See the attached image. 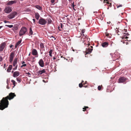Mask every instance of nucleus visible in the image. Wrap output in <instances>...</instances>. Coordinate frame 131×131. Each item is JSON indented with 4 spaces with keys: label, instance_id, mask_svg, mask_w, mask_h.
I'll return each mask as SVG.
<instances>
[{
    "label": "nucleus",
    "instance_id": "de8ad7c7",
    "mask_svg": "<svg viewBox=\"0 0 131 131\" xmlns=\"http://www.w3.org/2000/svg\"><path fill=\"white\" fill-rule=\"evenodd\" d=\"M55 0H51V2L52 3H53L54 2Z\"/></svg>",
    "mask_w": 131,
    "mask_h": 131
},
{
    "label": "nucleus",
    "instance_id": "864d4df0",
    "mask_svg": "<svg viewBox=\"0 0 131 131\" xmlns=\"http://www.w3.org/2000/svg\"><path fill=\"white\" fill-rule=\"evenodd\" d=\"M13 47V45H10V48H12Z\"/></svg>",
    "mask_w": 131,
    "mask_h": 131
},
{
    "label": "nucleus",
    "instance_id": "bb28decb",
    "mask_svg": "<svg viewBox=\"0 0 131 131\" xmlns=\"http://www.w3.org/2000/svg\"><path fill=\"white\" fill-rule=\"evenodd\" d=\"M52 50H50V51L49 52V55L51 57L52 56Z\"/></svg>",
    "mask_w": 131,
    "mask_h": 131
},
{
    "label": "nucleus",
    "instance_id": "7c9ffc66",
    "mask_svg": "<svg viewBox=\"0 0 131 131\" xmlns=\"http://www.w3.org/2000/svg\"><path fill=\"white\" fill-rule=\"evenodd\" d=\"M106 3L108 4V6H110V7L112 6L111 4V3H109V2H107Z\"/></svg>",
    "mask_w": 131,
    "mask_h": 131
},
{
    "label": "nucleus",
    "instance_id": "c03bdc74",
    "mask_svg": "<svg viewBox=\"0 0 131 131\" xmlns=\"http://www.w3.org/2000/svg\"><path fill=\"white\" fill-rule=\"evenodd\" d=\"M26 74L28 75L29 77H30V75H31V74L29 72H28Z\"/></svg>",
    "mask_w": 131,
    "mask_h": 131
},
{
    "label": "nucleus",
    "instance_id": "aec40b11",
    "mask_svg": "<svg viewBox=\"0 0 131 131\" xmlns=\"http://www.w3.org/2000/svg\"><path fill=\"white\" fill-rule=\"evenodd\" d=\"M60 26V27L59 26L58 27V28L60 31H62L63 29V25L61 23Z\"/></svg>",
    "mask_w": 131,
    "mask_h": 131
},
{
    "label": "nucleus",
    "instance_id": "ddd939ff",
    "mask_svg": "<svg viewBox=\"0 0 131 131\" xmlns=\"http://www.w3.org/2000/svg\"><path fill=\"white\" fill-rule=\"evenodd\" d=\"M19 74V71H16L13 74V76L14 77H16L18 76Z\"/></svg>",
    "mask_w": 131,
    "mask_h": 131
},
{
    "label": "nucleus",
    "instance_id": "6e6552de",
    "mask_svg": "<svg viewBox=\"0 0 131 131\" xmlns=\"http://www.w3.org/2000/svg\"><path fill=\"white\" fill-rule=\"evenodd\" d=\"M14 53L12 52L11 53L9 57V61L10 63H12L13 61V59L14 57Z\"/></svg>",
    "mask_w": 131,
    "mask_h": 131
},
{
    "label": "nucleus",
    "instance_id": "f3484780",
    "mask_svg": "<svg viewBox=\"0 0 131 131\" xmlns=\"http://www.w3.org/2000/svg\"><path fill=\"white\" fill-rule=\"evenodd\" d=\"M16 1H9L7 3V4L8 5H11L14 4V3H16Z\"/></svg>",
    "mask_w": 131,
    "mask_h": 131
},
{
    "label": "nucleus",
    "instance_id": "338daca9",
    "mask_svg": "<svg viewBox=\"0 0 131 131\" xmlns=\"http://www.w3.org/2000/svg\"><path fill=\"white\" fill-rule=\"evenodd\" d=\"M43 81L44 82H45V81L44 80H43Z\"/></svg>",
    "mask_w": 131,
    "mask_h": 131
},
{
    "label": "nucleus",
    "instance_id": "58836bf2",
    "mask_svg": "<svg viewBox=\"0 0 131 131\" xmlns=\"http://www.w3.org/2000/svg\"><path fill=\"white\" fill-rule=\"evenodd\" d=\"M27 65L26 64H23L22 66H21V68H22L23 67H25V66H26Z\"/></svg>",
    "mask_w": 131,
    "mask_h": 131
},
{
    "label": "nucleus",
    "instance_id": "4d7b16f0",
    "mask_svg": "<svg viewBox=\"0 0 131 131\" xmlns=\"http://www.w3.org/2000/svg\"><path fill=\"white\" fill-rule=\"evenodd\" d=\"M85 108H86V109L88 108H89V107L87 106H85Z\"/></svg>",
    "mask_w": 131,
    "mask_h": 131
},
{
    "label": "nucleus",
    "instance_id": "79ce46f5",
    "mask_svg": "<svg viewBox=\"0 0 131 131\" xmlns=\"http://www.w3.org/2000/svg\"><path fill=\"white\" fill-rule=\"evenodd\" d=\"M3 58L1 56H0V61H1L3 60Z\"/></svg>",
    "mask_w": 131,
    "mask_h": 131
},
{
    "label": "nucleus",
    "instance_id": "603ef678",
    "mask_svg": "<svg viewBox=\"0 0 131 131\" xmlns=\"http://www.w3.org/2000/svg\"><path fill=\"white\" fill-rule=\"evenodd\" d=\"M7 88L8 89H9V86H8V85H7Z\"/></svg>",
    "mask_w": 131,
    "mask_h": 131
},
{
    "label": "nucleus",
    "instance_id": "e433bc0d",
    "mask_svg": "<svg viewBox=\"0 0 131 131\" xmlns=\"http://www.w3.org/2000/svg\"><path fill=\"white\" fill-rule=\"evenodd\" d=\"M98 89L99 90H100L101 89V87L100 86H98Z\"/></svg>",
    "mask_w": 131,
    "mask_h": 131
},
{
    "label": "nucleus",
    "instance_id": "3c124183",
    "mask_svg": "<svg viewBox=\"0 0 131 131\" xmlns=\"http://www.w3.org/2000/svg\"><path fill=\"white\" fill-rule=\"evenodd\" d=\"M18 46V45H17L16 44L15 45V48H16Z\"/></svg>",
    "mask_w": 131,
    "mask_h": 131
},
{
    "label": "nucleus",
    "instance_id": "680f3d73",
    "mask_svg": "<svg viewBox=\"0 0 131 131\" xmlns=\"http://www.w3.org/2000/svg\"><path fill=\"white\" fill-rule=\"evenodd\" d=\"M3 27L2 26H0V29Z\"/></svg>",
    "mask_w": 131,
    "mask_h": 131
},
{
    "label": "nucleus",
    "instance_id": "39448f33",
    "mask_svg": "<svg viewBox=\"0 0 131 131\" xmlns=\"http://www.w3.org/2000/svg\"><path fill=\"white\" fill-rule=\"evenodd\" d=\"M126 80V79L124 77H120L118 80V83H124Z\"/></svg>",
    "mask_w": 131,
    "mask_h": 131
},
{
    "label": "nucleus",
    "instance_id": "f8f14e48",
    "mask_svg": "<svg viewBox=\"0 0 131 131\" xmlns=\"http://www.w3.org/2000/svg\"><path fill=\"white\" fill-rule=\"evenodd\" d=\"M93 50L92 49H90L89 48L86 49V52H85V54H90L92 52V50Z\"/></svg>",
    "mask_w": 131,
    "mask_h": 131
},
{
    "label": "nucleus",
    "instance_id": "a19ab883",
    "mask_svg": "<svg viewBox=\"0 0 131 131\" xmlns=\"http://www.w3.org/2000/svg\"><path fill=\"white\" fill-rule=\"evenodd\" d=\"M116 32L117 33V34L118 35H119V34H118V32H119V31L117 29L116 30Z\"/></svg>",
    "mask_w": 131,
    "mask_h": 131
},
{
    "label": "nucleus",
    "instance_id": "7ed1b4c3",
    "mask_svg": "<svg viewBox=\"0 0 131 131\" xmlns=\"http://www.w3.org/2000/svg\"><path fill=\"white\" fill-rule=\"evenodd\" d=\"M47 23V21L45 19L42 18H40L38 21V23L42 25H45Z\"/></svg>",
    "mask_w": 131,
    "mask_h": 131
},
{
    "label": "nucleus",
    "instance_id": "9b49d317",
    "mask_svg": "<svg viewBox=\"0 0 131 131\" xmlns=\"http://www.w3.org/2000/svg\"><path fill=\"white\" fill-rule=\"evenodd\" d=\"M46 71L44 69L38 71L37 73H38V75H41L43 73H44Z\"/></svg>",
    "mask_w": 131,
    "mask_h": 131
},
{
    "label": "nucleus",
    "instance_id": "412c9836",
    "mask_svg": "<svg viewBox=\"0 0 131 131\" xmlns=\"http://www.w3.org/2000/svg\"><path fill=\"white\" fill-rule=\"evenodd\" d=\"M40 48H41V49H42V50H45V49H44L45 47H44L43 44V43H41L40 44Z\"/></svg>",
    "mask_w": 131,
    "mask_h": 131
},
{
    "label": "nucleus",
    "instance_id": "a211bd4d",
    "mask_svg": "<svg viewBox=\"0 0 131 131\" xmlns=\"http://www.w3.org/2000/svg\"><path fill=\"white\" fill-rule=\"evenodd\" d=\"M12 65H9L7 71V72H10L11 70H12Z\"/></svg>",
    "mask_w": 131,
    "mask_h": 131
},
{
    "label": "nucleus",
    "instance_id": "bf43d9fd",
    "mask_svg": "<svg viewBox=\"0 0 131 131\" xmlns=\"http://www.w3.org/2000/svg\"><path fill=\"white\" fill-rule=\"evenodd\" d=\"M25 63V62L24 61H23V62H22V64H24V63Z\"/></svg>",
    "mask_w": 131,
    "mask_h": 131
},
{
    "label": "nucleus",
    "instance_id": "393cba45",
    "mask_svg": "<svg viewBox=\"0 0 131 131\" xmlns=\"http://www.w3.org/2000/svg\"><path fill=\"white\" fill-rule=\"evenodd\" d=\"M18 29V27L17 26H14V27H13L12 28L13 30L14 31L17 30Z\"/></svg>",
    "mask_w": 131,
    "mask_h": 131
},
{
    "label": "nucleus",
    "instance_id": "4c0bfd02",
    "mask_svg": "<svg viewBox=\"0 0 131 131\" xmlns=\"http://www.w3.org/2000/svg\"><path fill=\"white\" fill-rule=\"evenodd\" d=\"M85 32V30H84L83 29L81 31V35L82 36V34H84V32Z\"/></svg>",
    "mask_w": 131,
    "mask_h": 131
},
{
    "label": "nucleus",
    "instance_id": "2eb2a0df",
    "mask_svg": "<svg viewBox=\"0 0 131 131\" xmlns=\"http://www.w3.org/2000/svg\"><path fill=\"white\" fill-rule=\"evenodd\" d=\"M124 35L123 36V37H121L122 39H127L128 38V37L127 36L129 35L128 33H124Z\"/></svg>",
    "mask_w": 131,
    "mask_h": 131
},
{
    "label": "nucleus",
    "instance_id": "b1692460",
    "mask_svg": "<svg viewBox=\"0 0 131 131\" xmlns=\"http://www.w3.org/2000/svg\"><path fill=\"white\" fill-rule=\"evenodd\" d=\"M33 32L32 31L31 28V27H30L29 28V34L30 35H32L33 34Z\"/></svg>",
    "mask_w": 131,
    "mask_h": 131
},
{
    "label": "nucleus",
    "instance_id": "f704fd0d",
    "mask_svg": "<svg viewBox=\"0 0 131 131\" xmlns=\"http://www.w3.org/2000/svg\"><path fill=\"white\" fill-rule=\"evenodd\" d=\"M72 4V5L71 6H72L73 7V8H74V6H75L76 5H74V2H73V3L71 2V3Z\"/></svg>",
    "mask_w": 131,
    "mask_h": 131
},
{
    "label": "nucleus",
    "instance_id": "2f4dec72",
    "mask_svg": "<svg viewBox=\"0 0 131 131\" xmlns=\"http://www.w3.org/2000/svg\"><path fill=\"white\" fill-rule=\"evenodd\" d=\"M21 39L19 41L17 42V43H16V44L18 46L20 44V43L21 42Z\"/></svg>",
    "mask_w": 131,
    "mask_h": 131
},
{
    "label": "nucleus",
    "instance_id": "20e7f679",
    "mask_svg": "<svg viewBox=\"0 0 131 131\" xmlns=\"http://www.w3.org/2000/svg\"><path fill=\"white\" fill-rule=\"evenodd\" d=\"M17 13L16 12H14L13 13H12L8 15L7 16V17L8 18L10 19H12L15 17V16L17 14Z\"/></svg>",
    "mask_w": 131,
    "mask_h": 131
},
{
    "label": "nucleus",
    "instance_id": "cd10ccee",
    "mask_svg": "<svg viewBox=\"0 0 131 131\" xmlns=\"http://www.w3.org/2000/svg\"><path fill=\"white\" fill-rule=\"evenodd\" d=\"M11 82L13 83V84L14 85V86H15V84L16 83H16L15 82V81L14 80H11Z\"/></svg>",
    "mask_w": 131,
    "mask_h": 131
},
{
    "label": "nucleus",
    "instance_id": "423d86ee",
    "mask_svg": "<svg viewBox=\"0 0 131 131\" xmlns=\"http://www.w3.org/2000/svg\"><path fill=\"white\" fill-rule=\"evenodd\" d=\"M32 54L33 55L35 56V57H37L38 54L37 50L35 49H33L32 50Z\"/></svg>",
    "mask_w": 131,
    "mask_h": 131
},
{
    "label": "nucleus",
    "instance_id": "a878e982",
    "mask_svg": "<svg viewBox=\"0 0 131 131\" xmlns=\"http://www.w3.org/2000/svg\"><path fill=\"white\" fill-rule=\"evenodd\" d=\"M16 79L18 82L20 83L21 82V79L20 77H18Z\"/></svg>",
    "mask_w": 131,
    "mask_h": 131
},
{
    "label": "nucleus",
    "instance_id": "69168bd1",
    "mask_svg": "<svg viewBox=\"0 0 131 131\" xmlns=\"http://www.w3.org/2000/svg\"><path fill=\"white\" fill-rule=\"evenodd\" d=\"M63 56H61V58H63Z\"/></svg>",
    "mask_w": 131,
    "mask_h": 131
},
{
    "label": "nucleus",
    "instance_id": "4468645a",
    "mask_svg": "<svg viewBox=\"0 0 131 131\" xmlns=\"http://www.w3.org/2000/svg\"><path fill=\"white\" fill-rule=\"evenodd\" d=\"M108 45V42H105L102 43L101 44L102 46L103 47H107Z\"/></svg>",
    "mask_w": 131,
    "mask_h": 131
},
{
    "label": "nucleus",
    "instance_id": "13d9d810",
    "mask_svg": "<svg viewBox=\"0 0 131 131\" xmlns=\"http://www.w3.org/2000/svg\"><path fill=\"white\" fill-rule=\"evenodd\" d=\"M83 86L84 87H85V88H86L87 87V85H86V86H85V85H84V86H83Z\"/></svg>",
    "mask_w": 131,
    "mask_h": 131
},
{
    "label": "nucleus",
    "instance_id": "49530a36",
    "mask_svg": "<svg viewBox=\"0 0 131 131\" xmlns=\"http://www.w3.org/2000/svg\"><path fill=\"white\" fill-rule=\"evenodd\" d=\"M17 65H16V66H15V68L13 69V70H15L17 69Z\"/></svg>",
    "mask_w": 131,
    "mask_h": 131
},
{
    "label": "nucleus",
    "instance_id": "37998d69",
    "mask_svg": "<svg viewBox=\"0 0 131 131\" xmlns=\"http://www.w3.org/2000/svg\"><path fill=\"white\" fill-rule=\"evenodd\" d=\"M83 111H85L86 110V109L85 107V106L83 108Z\"/></svg>",
    "mask_w": 131,
    "mask_h": 131
},
{
    "label": "nucleus",
    "instance_id": "473e14b6",
    "mask_svg": "<svg viewBox=\"0 0 131 131\" xmlns=\"http://www.w3.org/2000/svg\"><path fill=\"white\" fill-rule=\"evenodd\" d=\"M82 37L83 38V39L85 38H86V35H84V34H82Z\"/></svg>",
    "mask_w": 131,
    "mask_h": 131
},
{
    "label": "nucleus",
    "instance_id": "4be33fe9",
    "mask_svg": "<svg viewBox=\"0 0 131 131\" xmlns=\"http://www.w3.org/2000/svg\"><path fill=\"white\" fill-rule=\"evenodd\" d=\"M83 82H84L83 81H82V82L81 83H80L79 84V86L80 88H82V87L83 86V85L85 84V83H86V81L85 82V83H84L83 84L82 83H83Z\"/></svg>",
    "mask_w": 131,
    "mask_h": 131
},
{
    "label": "nucleus",
    "instance_id": "1a4fd4ad",
    "mask_svg": "<svg viewBox=\"0 0 131 131\" xmlns=\"http://www.w3.org/2000/svg\"><path fill=\"white\" fill-rule=\"evenodd\" d=\"M38 63L39 66L41 67L44 66V63L43 60L42 59H41L39 60Z\"/></svg>",
    "mask_w": 131,
    "mask_h": 131
},
{
    "label": "nucleus",
    "instance_id": "a18cd8bd",
    "mask_svg": "<svg viewBox=\"0 0 131 131\" xmlns=\"http://www.w3.org/2000/svg\"><path fill=\"white\" fill-rule=\"evenodd\" d=\"M17 65H16V66H15V68L13 69V70H15L17 69Z\"/></svg>",
    "mask_w": 131,
    "mask_h": 131
},
{
    "label": "nucleus",
    "instance_id": "c85d7f7f",
    "mask_svg": "<svg viewBox=\"0 0 131 131\" xmlns=\"http://www.w3.org/2000/svg\"><path fill=\"white\" fill-rule=\"evenodd\" d=\"M127 40L125 41L124 42H123V43H126V45H127L128 44V42L129 41V42H131V40H129V41H126V42Z\"/></svg>",
    "mask_w": 131,
    "mask_h": 131
},
{
    "label": "nucleus",
    "instance_id": "9d476101",
    "mask_svg": "<svg viewBox=\"0 0 131 131\" xmlns=\"http://www.w3.org/2000/svg\"><path fill=\"white\" fill-rule=\"evenodd\" d=\"M6 44L5 42H3L0 45V50L1 51H2L4 49Z\"/></svg>",
    "mask_w": 131,
    "mask_h": 131
},
{
    "label": "nucleus",
    "instance_id": "c756f323",
    "mask_svg": "<svg viewBox=\"0 0 131 131\" xmlns=\"http://www.w3.org/2000/svg\"><path fill=\"white\" fill-rule=\"evenodd\" d=\"M47 21L48 24H50L51 23L52 20L50 19H47Z\"/></svg>",
    "mask_w": 131,
    "mask_h": 131
},
{
    "label": "nucleus",
    "instance_id": "f257e3e1",
    "mask_svg": "<svg viewBox=\"0 0 131 131\" xmlns=\"http://www.w3.org/2000/svg\"><path fill=\"white\" fill-rule=\"evenodd\" d=\"M16 96V95L14 93L11 92L9 94L8 96L3 98L0 102V110H2L7 108L9 104L8 100H10Z\"/></svg>",
    "mask_w": 131,
    "mask_h": 131
},
{
    "label": "nucleus",
    "instance_id": "6e6d98bb",
    "mask_svg": "<svg viewBox=\"0 0 131 131\" xmlns=\"http://www.w3.org/2000/svg\"><path fill=\"white\" fill-rule=\"evenodd\" d=\"M56 59V58L55 57H53V60H54Z\"/></svg>",
    "mask_w": 131,
    "mask_h": 131
},
{
    "label": "nucleus",
    "instance_id": "e2e57ef3",
    "mask_svg": "<svg viewBox=\"0 0 131 131\" xmlns=\"http://www.w3.org/2000/svg\"><path fill=\"white\" fill-rule=\"evenodd\" d=\"M73 9L74 10V11H75L76 10V9L74 8H74H73Z\"/></svg>",
    "mask_w": 131,
    "mask_h": 131
},
{
    "label": "nucleus",
    "instance_id": "72a5a7b5",
    "mask_svg": "<svg viewBox=\"0 0 131 131\" xmlns=\"http://www.w3.org/2000/svg\"><path fill=\"white\" fill-rule=\"evenodd\" d=\"M116 6H117V8H118L119 7H122V4L119 5L117 4L116 5Z\"/></svg>",
    "mask_w": 131,
    "mask_h": 131
},
{
    "label": "nucleus",
    "instance_id": "ea45409f",
    "mask_svg": "<svg viewBox=\"0 0 131 131\" xmlns=\"http://www.w3.org/2000/svg\"><path fill=\"white\" fill-rule=\"evenodd\" d=\"M106 35L108 37H110V36H109V34L107 33H105Z\"/></svg>",
    "mask_w": 131,
    "mask_h": 131
},
{
    "label": "nucleus",
    "instance_id": "c9c22d12",
    "mask_svg": "<svg viewBox=\"0 0 131 131\" xmlns=\"http://www.w3.org/2000/svg\"><path fill=\"white\" fill-rule=\"evenodd\" d=\"M6 26L9 28H12L13 27V25H7Z\"/></svg>",
    "mask_w": 131,
    "mask_h": 131
},
{
    "label": "nucleus",
    "instance_id": "052dcab7",
    "mask_svg": "<svg viewBox=\"0 0 131 131\" xmlns=\"http://www.w3.org/2000/svg\"><path fill=\"white\" fill-rule=\"evenodd\" d=\"M2 10V9L0 7V12Z\"/></svg>",
    "mask_w": 131,
    "mask_h": 131
},
{
    "label": "nucleus",
    "instance_id": "6ab92c4d",
    "mask_svg": "<svg viewBox=\"0 0 131 131\" xmlns=\"http://www.w3.org/2000/svg\"><path fill=\"white\" fill-rule=\"evenodd\" d=\"M35 17L36 19L37 20H38L40 16L39 14L38 13H35Z\"/></svg>",
    "mask_w": 131,
    "mask_h": 131
},
{
    "label": "nucleus",
    "instance_id": "774afa93",
    "mask_svg": "<svg viewBox=\"0 0 131 131\" xmlns=\"http://www.w3.org/2000/svg\"><path fill=\"white\" fill-rule=\"evenodd\" d=\"M91 48H93V46H91Z\"/></svg>",
    "mask_w": 131,
    "mask_h": 131
},
{
    "label": "nucleus",
    "instance_id": "8fccbe9b",
    "mask_svg": "<svg viewBox=\"0 0 131 131\" xmlns=\"http://www.w3.org/2000/svg\"><path fill=\"white\" fill-rule=\"evenodd\" d=\"M70 3L72 2L73 0H68Z\"/></svg>",
    "mask_w": 131,
    "mask_h": 131
},
{
    "label": "nucleus",
    "instance_id": "f03ea898",
    "mask_svg": "<svg viewBox=\"0 0 131 131\" xmlns=\"http://www.w3.org/2000/svg\"><path fill=\"white\" fill-rule=\"evenodd\" d=\"M27 31V29L25 27H22L19 32V35L21 36L25 34Z\"/></svg>",
    "mask_w": 131,
    "mask_h": 131
},
{
    "label": "nucleus",
    "instance_id": "09e8293b",
    "mask_svg": "<svg viewBox=\"0 0 131 131\" xmlns=\"http://www.w3.org/2000/svg\"><path fill=\"white\" fill-rule=\"evenodd\" d=\"M51 37H52L53 38V39H52V40H53V39L54 40H55L56 39V38H55L54 37H53V36H51Z\"/></svg>",
    "mask_w": 131,
    "mask_h": 131
},
{
    "label": "nucleus",
    "instance_id": "5fc2aeb1",
    "mask_svg": "<svg viewBox=\"0 0 131 131\" xmlns=\"http://www.w3.org/2000/svg\"><path fill=\"white\" fill-rule=\"evenodd\" d=\"M32 20L33 21L34 23H35V19H32Z\"/></svg>",
    "mask_w": 131,
    "mask_h": 131
},
{
    "label": "nucleus",
    "instance_id": "0eeeda50",
    "mask_svg": "<svg viewBox=\"0 0 131 131\" xmlns=\"http://www.w3.org/2000/svg\"><path fill=\"white\" fill-rule=\"evenodd\" d=\"M12 10L10 7H8L5 8L4 10L5 13H9L12 11Z\"/></svg>",
    "mask_w": 131,
    "mask_h": 131
},
{
    "label": "nucleus",
    "instance_id": "dca6fc26",
    "mask_svg": "<svg viewBox=\"0 0 131 131\" xmlns=\"http://www.w3.org/2000/svg\"><path fill=\"white\" fill-rule=\"evenodd\" d=\"M17 62V58H15L13 61V65L14 67L16 66Z\"/></svg>",
    "mask_w": 131,
    "mask_h": 131
},
{
    "label": "nucleus",
    "instance_id": "0e129e2a",
    "mask_svg": "<svg viewBox=\"0 0 131 131\" xmlns=\"http://www.w3.org/2000/svg\"><path fill=\"white\" fill-rule=\"evenodd\" d=\"M63 58H64V59H66V58H65L64 57H63Z\"/></svg>",
    "mask_w": 131,
    "mask_h": 131
},
{
    "label": "nucleus",
    "instance_id": "5701e85b",
    "mask_svg": "<svg viewBox=\"0 0 131 131\" xmlns=\"http://www.w3.org/2000/svg\"><path fill=\"white\" fill-rule=\"evenodd\" d=\"M35 7L37 9H38L40 10H42V7L39 5H36L35 6Z\"/></svg>",
    "mask_w": 131,
    "mask_h": 131
}]
</instances>
